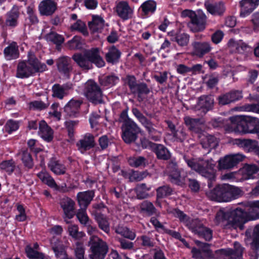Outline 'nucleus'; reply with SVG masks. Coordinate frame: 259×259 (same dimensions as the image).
<instances>
[{"label": "nucleus", "mask_w": 259, "mask_h": 259, "mask_svg": "<svg viewBox=\"0 0 259 259\" xmlns=\"http://www.w3.org/2000/svg\"><path fill=\"white\" fill-rule=\"evenodd\" d=\"M71 88V85L69 84L61 85L56 83L52 87V96L59 99H63L69 94Z\"/></svg>", "instance_id": "obj_26"}, {"label": "nucleus", "mask_w": 259, "mask_h": 259, "mask_svg": "<svg viewBox=\"0 0 259 259\" xmlns=\"http://www.w3.org/2000/svg\"><path fill=\"white\" fill-rule=\"evenodd\" d=\"M82 101L80 99H72L64 107V110L70 116H74L78 111Z\"/></svg>", "instance_id": "obj_34"}, {"label": "nucleus", "mask_w": 259, "mask_h": 259, "mask_svg": "<svg viewBox=\"0 0 259 259\" xmlns=\"http://www.w3.org/2000/svg\"><path fill=\"white\" fill-rule=\"evenodd\" d=\"M185 161L188 165L202 177L207 179L208 186L212 187L211 183L215 181L216 179L217 170L215 168V164L212 159H188Z\"/></svg>", "instance_id": "obj_1"}, {"label": "nucleus", "mask_w": 259, "mask_h": 259, "mask_svg": "<svg viewBox=\"0 0 259 259\" xmlns=\"http://www.w3.org/2000/svg\"><path fill=\"white\" fill-rule=\"evenodd\" d=\"M184 121L191 131L196 133H199L201 131V126L203 122L201 119L186 116L184 118Z\"/></svg>", "instance_id": "obj_31"}, {"label": "nucleus", "mask_w": 259, "mask_h": 259, "mask_svg": "<svg viewBox=\"0 0 259 259\" xmlns=\"http://www.w3.org/2000/svg\"><path fill=\"white\" fill-rule=\"evenodd\" d=\"M37 176L42 183L47 185L50 187L62 192L68 191L65 184H64V186H58L54 179L47 171H41L38 173Z\"/></svg>", "instance_id": "obj_18"}, {"label": "nucleus", "mask_w": 259, "mask_h": 259, "mask_svg": "<svg viewBox=\"0 0 259 259\" xmlns=\"http://www.w3.org/2000/svg\"><path fill=\"white\" fill-rule=\"evenodd\" d=\"M90 246L91 259H104L109 250L106 242L96 235L90 237L88 242Z\"/></svg>", "instance_id": "obj_6"}, {"label": "nucleus", "mask_w": 259, "mask_h": 259, "mask_svg": "<svg viewBox=\"0 0 259 259\" xmlns=\"http://www.w3.org/2000/svg\"><path fill=\"white\" fill-rule=\"evenodd\" d=\"M149 93L150 89L148 88L147 85L145 83H139L136 89H135V91H133L132 94L137 97V99L139 102H141L144 100Z\"/></svg>", "instance_id": "obj_37"}, {"label": "nucleus", "mask_w": 259, "mask_h": 259, "mask_svg": "<svg viewBox=\"0 0 259 259\" xmlns=\"http://www.w3.org/2000/svg\"><path fill=\"white\" fill-rule=\"evenodd\" d=\"M259 0H242L240 2V16L245 17L249 15L258 6Z\"/></svg>", "instance_id": "obj_25"}, {"label": "nucleus", "mask_w": 259, "mask_h": 259, "mask_svg": "<svg viewBox=\"0 0 259 259\" xmlns=\"http://www.w3.org/2000/svg\"><path fill=\"white\" fill-rule=\"evenodd\" d=\"M182 15L190 18V21L188 23V26L191 31H201L205 29L207 17L202 11L199 10L196 13L193 11L185 10L183 11Z\"/></svg>", "instance_id": "obj_7"}, {"label": "nucleus", "mask_w": 259, "mask_h": 259, "mask_svg": "<svg viewBox=\"0 0 259 259\" xmlns=\"http://www.w3.org/2000/svg\"><path fill=\"white\" fill-rule=\"evenodd\" d=\"M121 52L115 46L110 47L108 52L105 55V58L107 63L115 64L119 62L121 56Z\"/></svg>", "instance_id": "obj_33"}, {"label": "nucleus", "mask_w": 259, "mask_h": 259, "mask_svg": "<svg viewBox=\"0 0 259 259\" xmlns=\"http://www.w3.org/2000/svg\"><path fill=\"white\" fill-rule=\"evenodd\" d=\"M245 156L241 153L229 154L220 158L218 168L219 170L230 169L242 161Z\"/></svg>", "instance_id": "obj_12"}, {"label": "nucleus", "mask_w": 259, "mask_h": 259, "mask_svg": "<svg viewBox=\"0 0 259 259\" xmlns=\"http://www.w3.org/2000/svg\"><path fill=\"white\" fill-rule=\"evenodd\" d=\"M167 168L169 172V177L172 182H175L179 180L180 174L178 170L177 164L176 162L171 161L169 162Z\"/></svg>", "instance_id": "obj_49"}, {"label": "nucleus", "mask_w": 259, "mask_h": 259, "mask_svg": "<svg viewBox=\"0 0 259 259\" xmlns=\"http://www.w3.org/2000/svg\"><path fill=\"white\" fill-rule=\"evenodd\" d=\"M25 252L27 256L30 259L32 258H41L46 259L43 253H40L34 250L30 245H27L25 248Z\"/></svg>", "instance_id": "obj_59"}, {"label": "nucleus", "mask_w": 259, "mask_h": 259, "mask_svg": "<svg viewBox=\"0 0 259 259\" xmlns=\"http://www.w3.org/2000/svg\"><path fill=\"white\" fill-rule=\"evenodd\" d=\"M70 29L72 31H77L81 32L84 35L88 34L85 24L81 20H77L70 26Z\"/></svg>", "instance_id": "obj_52"}, {"label": "nucleus", "mask_w": 259, "mask_h": 259, "mask_svg": "<svg viewBox=\"0 0 259 259\" xmlns=\"http://www.w3.org/2000/svg\"><path fill=\"white\" fill-rule=\"evenodd\" d=\"M71 59L67 56H61L56 61V65L59 72L65 75L68 76L72 70Z\"/></svg>", "instance_id": "obj_19"}, {"label": "nucleus", "mask_w": 259, "mask_h": 259, "mask_svg": "<svg viewBox=\"0 0 259 259\" xmlns=\"http://www.w3.org/2000/svg\"><path fill=\"white\" fill-rule=\"evenodd\" d=\"M94 196L93 191L80 192L77 194V199L78 204L81 207L87 208Z\"/></svg>", "instance_id": "obj_32"}, {"label": "nucleus", "mask_w": 259, "mask_h": 259, "mask_svg": "<svg viewBox=\"0 0 259 259\" xmlns=\"http://www.w3.org/2000/svg\"><path fill=\"white\" fill-rule=\"evenodd\" d=\"M15 167V163L12 159L4 161L0 164L1 169L9 174L14 170Z\"/></svg>", "instance_id": "obj_62"}, {"label": "nucleus", "mask_w": 259, "mask_h": 259, "mask_svg": "<svg viewBox=\"0 0 259 259\" xmlns=\"http://www.w3.org/2000/svg\"><path fill=\"white\" fill-rule=\"evenodd\" d=\"M119 81V78L114 75H110L104 77L101 81L102 84L105 86H112Z\"/></svg>", "instance_id": "obj_63"}, {"label": "nucleus", "mask_w": 259, "mask_h": 259, "mask_svg": "<svg viewBox=\"0 0 259 259\" xmlns=\"http://www.w3.org/2000/svg\"><path fill=\"white\" fill-rule=\"evenodd\" d=\"M205 7L208 12L214 16H221L226 10L225 5L222 2L214 4L206 3Z\"/></svg>", "instance_id": "obj_30"}, {"label": "nucleus", "mask_w": 259, "mask_h": 259, "mask_svg": "<svg viewBox=\"0 0 259 259\" xmlns=\"http://www.w3.org/2000/svg\"><path fill=\"white\" fill-rule=\"evenodd\" d=\"M171 213L189 230L199 237L203 238L206 241H209L212 239V231L210 228L204 226L198 219H191L183 211L178 209H173Z\"/></svg>", "instance_id": "obj_2"}, {"label": "nucleus", "mask_w": 259, "mask_h": 259, "mask_svg": "<svg viewBox=\"0 0 259 259\" xmlns=\"http://www.w3.org/2000/svg\"><path fill=\"white\" fill-rule=\"evenodd\" d=\"M142 125L146 129L152 139L156 141L160 140V133L154 127V124L150 120H147Z\"/></svg>", "instance_id": "obj_43"}, {"label": "nucleus", "mask_w": 259, "mask_h": 259, "mask_svg": "<svg viewBox=\"0 0 259 259\" xmlns=\"http://www.w3.org/2000/svg\"><path fill=\"white\" fill-rule=\"evenodd\" d=\"M251 247L255 250L259 249V224L256 225L253 231Z\"/></svg>", "instance_id": "obj_61"}, {"label": "nucleus", "mask_w": 259, "mask_h": 259, "mask_svg": "<svg viewBox=\"0 0 259 259\" xmlns=\"http://www.w3.org/2000/svg\"><path fill=\"white\" fill-rule=\"evenodd\" d=\"M72 58L82 70H89L93 68V65L85 56V52L83 54L75 53L72 56Z\"/></svg>", "instance_id": "obj_27"}, {"label": "nucleus", "mask_w": 259, "mask_h": 259, "mask_svg": "<svg viewBox=\"0 0 259 259\" xmlns=\"http://www.w3.org/2000/svg\"><path fill=\"white\" fill-rule=\"evenodd\" d=\"M128 162L133 167L144 166L148 163L147 160L143 156L130 157Z\"/></svg>", "instance_id": "obj_56"}, {"label": "nucleus", "mask_w": 259, "mask_h": 259, "mask_svg": "<svg viewBox=\"0 0 259 259\" xmlns=\"http://www.w3.org/2000/svg\"><path fill=\"white\" fill-rule=\"evenodd\" d=\"M122 138L125 143L130 144L135 142L141 129L137 123L131 119L122 124L121 126Z\"/></svg>", "instance_id": "obj_8"}, {"label": "nucleus", "mask_w": 259, "mask_h": 259, "mask_svg": "<svg viewBox=\"0 0 259 259\" xmlns=\"http://www.w3.org/2000/svg\"><path fill=\"white\" fill-rule=\"evenodd\" d=\"M140 208V212L141 213L151 216L156 213V209L153 204L148 201H143L139 205Z\"/></svg>", "instance_id": "obj_41"}, {"label": "nucleus", "mask_w": 259, "mask_h": 259, "mask_svg": "<svg viewBox=\"0 0 259 259\" xmlns=\"http://www.w3.org/2000/svg\"><path fill=\"white\" fill-rule=\"evenodd\" d=\"M151 188L148 187L145 184H141L136 188L137 197L139 199H143L148 197V192Z\"/></svg>", "instance_id": "obj_53"}, {"label": "nucleus", "mask_w": 259, "mask_h": 259, "mask_svg": "<svg viewBox=\"0 0 259 259\" xmlns=\"http://www.w3.org/2000/svg\"><path fill=\"white\" fill-rule=\"evenodd\" d=\"M124 80L125 83L128 86L131 93L135 91V89L139 84L137 82L136 78L134 75H126Z\"/></svg>", "instance_id": "obj_64"}, {"label": "nucleus", "mask_w": 259, "mask_h": 259, "mask_svg": "<svg viewBox=\"0 0 259 259\" xmlns=\"http://www.w3.org/2000/svg\"><path fill=\"white\" fill-rule=\"evenodd\" d=\"M157 198H162L172 194V189L168 185L159 187L156 189Z\"/></svg>", "instance_id": "obj_60"}, {"label": "nucleus", "mask_w": 259, "mask_h": 259, "mask_svg": "<svg viewBox=\"0 0 259 259\" xmlns=\"http://www.w3.org/2000/svg\"><path fill=\"white\" fill-rule=\"evenodd\" d=\"M193 54L197 57H202L211 50L210 42L195 41L192 44Z\"/></svg>", "instance_id": "obj_24"}, {"label": "nucleus", "mask_w": 259, "mask_h": 259, "mask_svg": "<svg viewBox=\"0 0 259 259\" xmlns=\"http://www.w3.org/2000/svg\"><path fill=\"white\" fill-rule=\"evenodd\" d=\"M244 211L240 208L234 209H221L217 213L215 220L218 224L226 222L227 225L235 229L239 228L242 230L244 223Z\"/></svg>", "instance_id": "obj_4"}, {"label": "nucleus", "mask_w": 259, "mask_h": 259, "mask_svg": "<svg viewBox=\"0 0 259 259\" xmlns=\"http://www.w3.org/2000/svg\"><path fill=\"white\" fill-rule=\"evenodd\" d=\"M259 171V166L255 164H246L239 170L240 181H243L252 179L253 175Z\"/></svg>", "instance_id": "obj_21"}, {"label": "nucleus", "mask_w": 259, "mask_h": 259, "mask_svg": "<svg viewBox=\"0 0 259 259\" xmlns=\"http://www.w3.org/2000/svg\"><path fill=\"white\" fill-rule=\"evenodd\" d=\"M19 16V8L17 6H14L11 10L7 14L6 25L12 28L17 26Z\"/></svg>", "instance_id": "obj_29"}, {"label": "nucleus", "mask_w": 259, "mask_h": 259, "mask_svg": "<svg viewBox=\"0 0 259 259\" xmlns=\"http://www.w3.org/2000/svg\"><path fill=\"white\" fill-rule=\"evenodd\" d=\"M38 134L47 142H50L53 139V131L44 120L39 122Z\"/></svg>", "instance_id": "obj_28"}, {"label": "nucleus", "mask_w": 259, "mask_h": 259, "mask_svg": "<svg viewBox=\"0 0 259 259\" xmlns=\"http://www.w3.org/2000/svg\"><path fill=\"white\" fill-rule=\"evenodd\" d=\"M75 202L70 198L64 197L60 199V205L64 212V219L67 224L70 222L68 220L72 219L74 214Z\"/></svg>", "instance_id": "obj_13"}, {"label": "nucleus", "mask_w": 259, "mask_h": 259, "mask_svg": "<svg viewBox=\"0 0 259 259\" xmlns=\"http://www.w3.org/2000/svg\"><path fill=\"white\" fill-rule=\"evenodd\" d=\"M96 144L94 136L87 133L76 143L77 149L82 154L95 147Z\"/></svg>", "instance_id": "obj_16"}, {"label": "nucleus", "mask_w": 259, "mask_h": 259, "mask_svg": "<svg viewBox=\"0 0 259 259\" xmlns=\"http://www.w3.org/2000/svg\"><path fill=\"white\" fill-rule=\"evenodd\" d=\"M233 144L248 152L255 151L259 154V146L256 140L238 138L233 140Z\"/></svg>", "instance_id": "obj_17"}, {"label": "nucleus", "mask_w": 259, "mask_h": 259, "mask_svg": "<svg viewBox=\"0 0 259 259\" xmlns=\"http://www.w3.org/2000/svg\"><path fill=\"white\" fill-rule=\"evenodd\" d=\"M21 154V160L24 166L28 168H31L33 166V161L31 154L27 150H23Z\"/></svg>", "instance_id": "obj_58"}, {"label": "nucleus", "mask_w": 259, "mask_h": 259, "mask_svg": "<svg viewBox=\"0 0 259 259\" xmlns=\"http://www.w3.org/2000/svg\"><path fill=\"white\" fill-rule=\"evenodd\" d=\"M247 120L249 134H256L259 139V119L247 116Z\"/></svg>", "instance_id": "obj_42"}, {"label": "nucleus", "mask_w": 259, "mask_h": 259, "mask_svg": "<svg viewBox=\"0 0 259 259\" xmlns=\"http://www.w3.org/2000/svg\"><path fill=\"white\" fill-rule=\"evenodd\" d=\"M114 11L121 19L126 20L132 17L133 9L125 1H120L116 3Z\"/></svg>", "instance_id": "obj_14"}, {"label": "nucleus", "mask_w": 259, "mask_h": 259, "mask_svg": "<svg viewBox=\"0 0 259 259\" xmlns=\"http://www.w3.org/2000/svg\"><path fill=\"white\" fill-rule=\"evenodd\" d=\"M50 105V102L48 98L44 101L35 100L29 103V107L31 109L34 110H42L47 109Z\"/></svg>", "instance_id": "obj_46"}, {"label": "nucleus", "mask_w": 259, "mask_h": 259, "mask_svg": "<svg viewBox=\"0 0 259 259\" xmlns=\"http://www.w3.org/2000/svg\"><path fill=\"white\" fill-rule=\"evenodd\" d=\"M240 190L229 184L219 185L213 189L206 192V195L211 200L218 202H229L236 198Z\"/></svg>", "instance_id": "obj_5"}, {"label": "nucleus", "mask_w": 259, "mask_h": 259, "mask_svg": "<svg viewBox=\"0 0 259 259\" xmlns=\"http://www.w3.org/2000/svg\"><path fill=\"white\" fill-rule=\"evenodd\" d=\"M4 54L7 60L18 58L19 56V52L17 44L15 42L11 43L4 49Z\"/></svg>", "instance_id": "obj_36"}, {"label": "nucleus", "mask_w": 259, "mask_h": 259, "mask_svg": "<svg viewBox=\"0 0 259 259\" xmlns=\"http://www.w3.org/2000/svg\"><path fill=\"white\" fill-rule=\"evenodd\" d=\"M246 206L249 216L252 220L259 219V200L247 202Z\"/></svg>", "instance_id": "obj_38"}, {"label": "nucleus", "mask_w": 259, "mask_h": 259, "mask_svg": "<svg viewBox=\"0 0 259 259\" xmlns=\"http://www.w3.org/2000/svg\"><path fill=\"white\" fill-rule=\"evenodd\" d=\"M48 167L53 172L57 175L64 174L66 170V167L63 164L54 158L50 159Z\"/></svg>", "instance_id": "obj_39"}, {"label": "nucleus", "mask_w": 259, "mask_h": 259, "mask_svg": "<svg viewBox=\"0 0 259 259\" xmlns=\"http://www.w3.org/2000/svg\"><path fill=\"white\" fill-rule=\"evenodd\" d=\"M243 98L242 92L239 90H233L220 95L218 97L219 104L221 105L230 104L240 100Z\"/></svg>", "instance_id": "obj_15"}, {"label": "nucleus", "mask_w": 259, "mask_h": 259, "mask_svg": "<svg viewBox=\"0 0 259 259\" xmlns=\"http://www.w3.org/2000/svg\"><path fill=\"white\" fill-rule=\"evenodd\" d=\"M228 45L231 51L240 54L243 53L247 48V46L242 42H237L230 40Z\"/></svg>", "instance_id": "obj_48"}, {"label": "nucleus", "mask_w": 259, "mask_h": 259, "mask_svg": "<svg viewBox=\"0 0 259 259\" xmlns=\"http://www.w3.org/2000/svg\"><path fill=\"white\" fill-rule=\"evenodd\" d=\"M46 39L48 41L52 42L57 45H60L64 42V38L61 35L55 32H51L47 34Z\"/></svg>", "instance_id": "obj_55"}, {"label": "nucleus", "mask_w": 259, "mask_h": 259, "mask_svg": "<svg viewBox=\"0 0 259 259\" xmlns=\"http://www.w3.org/2000/svg\"><path fill=\"white\" fill-rule=\"evenodd\" d=\"M213 105V99L211 96H202L199 98L196 110H201L205 114L209 110H211Z\"/></svg>", "instance_id": "obj_22"}, {"label": "nucleus", "mask_w": 259, "mask_h": 259, "mask_svg": "<svg viewBox=\"0 0 259 259\" xmlns=\"http://www.w3.org/2000/svg\"><path fill=\"white\" fill-rule=\"evenodd\" d=\"M89 26L93 32H100L105 26V21L102 17L94 15L92 22L89 23Z\"/></svg>", "instance_id": "obj_35"}, {"label": "nucleus", "mask_w": 259, "mask_h": 259, "mask_svg": "<svg viewBox=\"0 0 259 259\" xmlns=\"http://www.w3.org/2000/svg\"><path fill=\"white\" fill-rule=\"evenodd\" d=\"M154 152L159 159L166 160L170 157V153L164 146L160 144H156L154 147Z\"/></svg>", "instance_id": "obj_47"}, {"label": "nucleus", "mask_w": 259, "mask_h": 259, "mask_svg": "<svg viewBox=\"0 0 259 259\" xmlns=\"http://www.w3.org/2000/svg\"><path fill=\"white\" fill-rule=\"evenodd\" d=\"M171 40L177 42L180 46H186L189 42V35L185 33L177 34L171 38Z\"/></svg>", "instance_id": "obj_54"}, {"label": "nucleus", "mask_w": 259, "mask_h": 259, "mask_svg": "<svg viewBox=\"0 0 259 259\" xmlns=\"http://www.w3.org/2000/svg\"><path fill=\"white\" fill-rule=\"evenodd\" d=\"M78 226L75 224H71L68 227V232L72 238L79 240L85 236L82 231H79Z\"/></svg>", "instance_id": "obj_45"}, {"label": "nucleus", "mask_w": 259, "mask_h": 259, "mask_svg": "<svg viewBox=\"0 0 259 259\" xmlns=\"http://www.w3.org/2000/svg\"><path fill=\"white\" fill-rule=\"evenodd\" d=\"M95 220L100 229L106 233L110 232L109 223L105 216L102 214H98L95 217Z\"/></svg>", "instance_id": "obj_44"}, {"label": "nucleus", "mask_w": 259, "mask_h": 259, "mask_svg": "<svg viewBox=\"0 0 259 259\" xmlns=\"http://www.w3.org/2000/svg\"><path fill=\"white\" fill-rule=\"evenodd\" d=\"M85 52V56L92 65L94 64L98 67H102L105 66V62L101 56L98 48H93Z\"/></svg>", "instance_id": "obj_23"}, {"label": "nucleus", "mask_w": 259, "mask_h": 259, "mask_svg": "<svg viewBox=\"0 0 259 259\" xmlns=\"http://www.w3.org/2000/svg\"><path fill=\"white\" fill-rule=\"evenodd\" d=\"M84 94L88 99L94 104L102 102V93L99 86L93 80H89L84 84Z\"/></svg>", "instance_id": "obj_9"}, {"label": "nucleus", "mask_w": 259, "mask_h": 259, "mask_svg": "<svg viewBox=\"0 0 259 259\" xmlns=\"http://www.w3.org/2000/svg\"><path fill=\"white\" fill-rule=\"evenodd\" d=\"M47 70L45 63H41L34 53L29 52L27 61L19 62L17 68L16 77L27 78L36 72H42Z\"/></svg>", "instance_id": "obj_3"}, {"label": "nucleus", "mask_w": 259, "mask_h": 259, "mask_svg": "<svg viewBox=\"0 0 259 259\" xmlns=\"http://www.w3.org/2000/svg\"><path fill=\"white\" fill-rule=\"evenodd\" d=\"M115 232L131 240H134L136 237L135 232L125 227L118 226L115 228Z\"/></svg>", "instance_id": "obj_51"}, {"label": "nucleus", "mask_w": 259, "mask_h": 259, "mask_svg": "<svg viewBox=\"0 0 259 259\" xmlns=\"http://www.w3.org/2000/svg\"><path fill=\"white\" fill-rule=\"evenodd\" d=\"M230 124L226 126L228 133L234 132L242 134H249L247 116H235L230 117Z\"/></svg>", "instance_id": "obj_10"}, {"label": "nucleus", "mask_w": 259, "mask_h": 259, "mask_svg": "<svg viewBox=\"0 0 259 259\" xmlns=\"http://www.w3.org/2000/svg\"><path fill=\"white\" fill-rule=\"evenodd\" d=\"M201 144L204 149H207L208 152H209L211 149L217 147L218 141L213 136L208 135L202 139Z\"/></svg>", "instance_id": "obj_40"}, {"label": "nucleus", "mask_w": 259, "mask_h": 259, "mask_svg": "<svg viewBox=\"0 0 259 259\" xmlns=\"http://www.w3.org/2000/svg\"><path fill=\"white\" fill-rule=\"evenodd\" d=\"M244 248L237 242L234 243L233 248H223L217 250L215 254L218 257L223 259H241Z\"/></svg>", "instance_id": "obj_11"}, {"label": "nucleus", "mask_w": 259, "mask_h": 259, "mask_svg": "<svg viewBox=\"0 0 259 259\" xmlns=\"http://www.w3.org/2000/svg\"><path fill=\"white\" fill-rule=\"evenodd\" d=\"M57 9V3L54 0H43L38 5V11L41 15L51 16Z\"/></svg>", "instance_id": "obj_20"}, {"label": "nucleus", "mask_w": 259, "mask_h": 259, "mask_svg": "<svg viewBox=\"0 0 259 259\" xmlns=\"http://www.w3.org/2000/svg\"><path fill=\"white\" fill-rule=\"evenodd\" d=\"M156 8V3L152 0H148L142 4L140 8L145 15L153 13Z\"/></svg>", "instance_id": "obj_50"}, {"label": "nucleus", "mask_w": 259, "mask_h": 259, "mask_svg": "<svg viewBox=\"0 0 259 259\" xmlns=\"http://www.w3.org/2000/svg\"><path fill=\"white\" fill-rule=\"evenodd\" d=\"M76 216L79 223L84 226L92 222L87 213L86 208L79 209L76 212Z\"/></svg>", "instance_id": "obj_57"}]
</instances>
